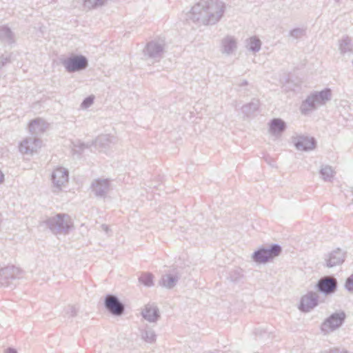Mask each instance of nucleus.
I'll use <instances>...</instances> for the list:
<instances>
[{
    "label": "nucleus",
    "instance_id": "nucleus-1",
    "mask_svg": "<svg viewBox=\"0 0 353 353\" xmlns=\"http://www.w3.org/2000/svg\"><path fill=\"white\" fill-rule=\"evenodd\" d=\"M225 4L221 0H201L191 9L190 19L203 26L216 24L223 17Z\"/></svg>",
    "mask_w": 353,
    "mask_h": 353
},
{
    "label": "nucleus",
    "instance_id": "nucleus-2",
    "mask_svg": "<svg viewBox=\"0 0 353 353\" xmlns=\"http://www.w3.org/2000/svg\"><path fill=\"white\" fill-rule=\"evenodd\" d=\"M43 223L54 235L68 234L74 228L71 217L65 213H59L48 217Z\"/></svg>",
    "mask_w": 353,
    "mask_h": 353
},
{
    "label": "nucleus",
    "instance_id": "nucleus-3",
    "mask_svg": "<svg viewBox=\"0 0 353 353\" xmlns=\"http://www.w3.org/2000/svg\"><path fill=\"white\" fill-rule=\"evenodd\" d=\"M332 99V90L326 88L320 92H313L302 102L300 110L303 114H307L317 106L323 105Z\"/></svg>",
    "mask_w": 353,
    "mask_h": 353
},
{
    "label": "nucleus",
    "instance_id": "nucleus-4",
    "mask_svg": "<svg viewBox=\"0 0 353 353\" xmlns=\"http://www.w3.org/2000/svg\"><path fill=\"white\" fill-rule=\"evenodd\" d=\"M281 252V246L277 243H273L268 248L261 247L254 251L252 255V259L257 263H266L279 256Z\"/></svg>",
    "mask_w": 353,
    "mask_h": 353
},
{
    "label": "nucleus",
    "instance_id": "nucleus-5",
    "mask_svg": "<svg viewBox=\"0 0 353 353\" xmlns=\"http://www.w3.org/2000/svg\"><path fill=\"white\" fill-rule=\"evenodd\" d=\"M166 43L164 39H157L148 42L143 49V54L148 59L158 62L163 57Z\"/></svg>",
    "mask_w": 353,
    "mask_h": 353
},
{
    "label": "nucleus",
    "instance_id": "nucleus-6",
    "mask_svg": "<svg viewBox=\"0 0 353 353\" xmlns=\"http://www.w3.org/2000/svg\"><path fill=\"white\" fill-rule=\"evenodd\" d=\"M22 271L14 265H8L0 270V286L12 288L14 282L21 277Z\"/></svg>",
    "mask_w": 353,
    "mask_h": 353
},
{
    "label": "nucleus",
    "instance_id": "nucleus-7",
    "mask_svg": "<svg viewBox=\"0 0 353 353\" xmlns=\"http://www.w3.org/2000/svg\"><path fill=\"white\" fill-rule=\"evenodd\" d=\"M345 319L346 314L343 310L332 313L323 322L321 330L324 332H333L344 323Z\"/></svg>",
    "mask_w": 353,
    "mask_h": 353
},
{
    "label": "nucleus",
    "instance_id": "nucleus-8",
    "mask_svg": "<svg viewBox=\"0 0 353 353\" xmlns=\"http://www.w3.org/2000/svg\"><path fill=\"white\" fill-rule=\"evenodd\" d=\"M68 72L81 71L88 65V59L83 55H72L61 61Z\"/></svg>",
    "mask_w": 353,
    "mask_h": 353
},
{
    "label": "nucleus",
    "instance_id": "nucleus-9",
    "mask_svg": "<svg viewBox=\"0 0 353 353\" xmlns=\"http://www.w3.org/2000/svg\"><path fill=\"white\" fill-rule=\"evenodd\" d=\"M105 309L114 316H121L124 313L125 305L114 294H107L104 299Z\"/></svg>",
    "mask_w": 353,
    "mask_h": 353
},
{
    "label": "nucleus",
    "instance_id": "nucleus-10",
    "mask_svg": "<svg viewBox=\"0 0 353 353\" xmlns=\"http://www.w3.org/2000/svg\"><path fill=\"white\" fill-rule=\"evenodd\" d=\"M337 287L336 279L328 276L321 278L316 283L317 290L326 296L334 294L336 291Z\"/></svg>",
    "mask_w": 353,
    "mask_h": 353
},
{
    "label": "nucleus",
    "instance_id": "nucleus-11",
    "mask_svg": "<svg viewBox=\"0 0 353 353\" xmlns=\"http://www.w3.org/2000/svg\"><path fill=\"white\" fill-rule=\"evenodd\" d=\"M319 304V296L312 291L307 292L301 299L299 309L303 312H309Z\"/></svg>",
    "mask_w": 353,
    "mask_h": 353
},
{
    "label": "nucleus",
    "instance_id": "nucleus-12",
    "mask_svg": "<svg viewBox=\"0 0 353 353\" xmlns=\"http://www.w3.org/2000/svg\"><path fill=\"white\" fill-rule=\"evenodd\" d=\"M345 259V252L341 248H336L325 256V265L333 268L341 265Z\"/></svg>",
    "mask_w": 353,
    "mask_h": 353
},
{
    "label": "nucleus",
    "instance_id": "nucleus-13",
    "mask_svg": "<svg viewBox=\"0 0 353 353\" xmlns=\"http://www.w3.org/2000/svg\"><path fill=\"white\" fill-rule=\"evenodd\" d=\"M68 170L62 167L57 168L53 171L52 174V181L54 188L57 189L56 191H60L61 188L68 183Z\"/></svg>",
    "mask_w": 353,
    "mask_h": 353
},
{
    "label": "nucleus",
    "instance_id": "nucleus-14",
    "mask_svg": "<svg viewBox=\"0 0 353 353\" xmlns=\"http://www.w3.org/2000/svg\"><path fill=\"white\" fill-rule=\"evenodd\" d=\"M41 140L37 137L32 136L25 139L21 142L19 150L22 154H32L41 146Z\"/></svg>",
    "mask_w": 353,
    "mask_h": 353
},
{
    "label": "nucleus",
    "instance_id": "nucleus-15",
    "mask_svg": "<svg viewBox=\"0 0 353 353\" xmlns=\"http://www.w3.org/2000/svg\"><path fill=\"white\" fill-rule=\"evenodd\" d=\"M142 317L150 323H156L161 317L159 307L154 303H148L141 311Z\"/></svg>",
    "mask_w": 353,
    "mask_h": 353
},
{
    "label": "nucleus",
    "instance_id": "nucleus-16",
    "mask_svg": "<svg viewBox=\"0 0 353 353\" xmlns=\"http://www.w3.org/2000/svg\"><path fill=\"white\" fill-rule=\"evenodd\" d=\"M294 144L297 150L307 151L315 148L316 141L314 137L299 136L294 138Z\"/></svg>",
    "mask_w": 353,
    "mask_h": 353
},
{
    "label": "nucleus",
    "instance_id": "nucleus-17",
    "mask_svg": "<svg viewBox=\"0 0 353 353\" xmlns=\"http://www.w3.org/2000/svg\"><path fill=\"white\" fill-rule=\"evenodd\" d=\"M92 188L96 196L104 197L109 190L110 183L108 179H97L92 183Z\"/></svg>",
    "mask_w": 353,
    "mask_h": 353
},
{
    "label": "nucleus",
    "instance_id": "nucleus-18",
    "mask_svg": "<svg viewBox=\"0 0 353 353\" xmlns=\"http://www.w3.org/2000/svg\"><path fill=\"white\" fill-rule=\"evenodd\" d=\"M221 52L230 55L232 54L237 48L236 39L228 35L221 40Z\"/></svg>",
    "mask_w": 353,
    "mask_h": 353
},
{
    "label": "nucleus",
    "instance_id": "nucleus-19",
    "mask_svg": "<svg viewBox=\"0 0 353 353\" xmlns=\"http://www.w3.org/2000/svg\"><path fill=\"white\" fill-rule=\"evenodd\" d=\"M286 128L287 125L281 119L274 118L269 122V132L272 135H281Z\"/></svg>",
    "mask_w": 353,
    "mask_h": 353
},
{
    "label": "nucleus",
    "instance_id": "nucleus-20",
    "mask_svg": "<svg viewBox=\"0 0 353 353\" xmlns=\"http://www.w3.org/2000/svg\"><path fill=\"white\" fill-rule=\"evenodd\" d=\"M47 128V123L41 119L32 120L29 124V131L32 136L38 137L42 134Z\"/></svg>",
    "mask_w": 353,
    "mask_h": 353
},
{
    "label": "nucleus",
    "instance_id": "nucleus-21",
    "mask_svg": "<svg viewBox=\"0 0 353 353\" xmlns=\"http://www.w3.org/2000/svg\"><path fill=\"white\" fill-rule=\"evenodd\" d=\"M179 279L180 276H179L176 274H167L161 276L159 283L161 286L164 287L167 289H172L176 285Z\"/></svg>",
    "mask_w": 353,
    "mask_h": 353
},
{
    "label": "nucleus",
    "instance_id": "nucleus-22",
    "mask_svg": "<svg viewBox=\"0 0 353 353\" xmlns=\"http://www.w3.org/2000/svg\"><path fill=\"white\" fill-rule=\"evenodd\" d=\"M259 100L256 99H252L250 103H246L242 106L241 110L247 117H249L252 116L256 112L259 110Z\"/></svg>",
    "mask_w": 353,
    "mask_h": 353
},
{
    "label": "nucleus",
    "instance_id": "nucleus-23",
    "mask_svg": "<svg viewBox=\"0 0 353 353\" xmlns=\"http://www.w3.org/2000/svg\"><path fill=\"white\" fill-rule=\"evenodd\" d=\"M113 137L109 134H101L98 136L94 141H92V144L102 149H106L113 143Z\"/></svg>",
    "mask_w": 353,
    "mask_h": 353
},
{
    "label": "nucleus",
    "instance_id": "nucleus-24",
    "mask_svg": "<svg viewBox=\"0 0 353 353\" xmlns=\"http://www.w3.org/2000/svg\"><path fill=\"white\" fill-rule=\"evenodd\" d=\"M0 40L9 44L14 42V33L10 28L5 26L0 27Z\"/></svg>",
    "mask_w": 353,
    "mask_h": 353
},
{
    "label": "nucleus",
    "instance_id": "nucleus-25",
    "mask_svg": "<svg viewBox=\"0 0 353 353\" xmlns=\"http://www.w3.org/2000/svg\"><path fill=\"white\" fill-rule=\"evenodd\" d=\"M339 49L341 54L353 52L352 39L348 36L343 37L339 41Z\"/></svg>",
    "mask_w": 353,
    "mask_h": 353
},
{
    "label": "nucleus",
    "instance_id": "nucleus-26",
    "mask_svg": "<svg viewBox=\"0 0 353 353\" xmlns=\"http://www.w3.org/2000/svg\"><path fill=\"white\" fill-rule=\"evenodd\" d=\"M141 336L145 342L148 343H154L157 339L154 331L149 326H146L143 330H141Z\"/></svg>",
    "mask_w": 353,
    "mask_h": 353
},
{
    "label": "nucleus",
    "instance_id": "nucleus-27",
    "mask_svg": "<svg viewBox=\"0 0 353 353\" xmlns=\"http://www.w3.org/2000/svg\"><path fill=\"white\" fill-rule=\"evenodd\" d=\"M261 40L255 36L250 37L247 41L248 49L254 53H256L261 50Z\"/></svg>",
    "mask_w": 353,
    "mask_h": 353
},
{
    "label": "nucleus",
    "instance_id": "nucleus-28",
    "mask_svg": "<svg viewBox=\"0 0 353 353\" xmlns=\"http://www.w3.org/2000/svg\"><path fill=\"white\" fill-rule=\"evenodd\" d=\"M321 178L325 181H331L334 178V171L330 165H323L319 171Z\"/></svg>",
    "mask_w": 353,
    "mask_h": 353
},
{
    "label": "nucleus",
    "instance_id": "nucleus-29",
    "mask_svg": "<svg viewBox=\"0 0 353 353\" xmlns=\"http://www.w3.org/2000/svg\"><path fill=\"white\" fill-rule=\"evenodd\" d=\"M72 145L73 154H77L79 155H81L85 149L90 148L92 145V142L90 143H85L81 142L80 140L73 142Z\"/></svg>",
    "mask_w": 353,
    "mask_h": 353
},
{
    "label": "nucleus",
    "instance_id": "nucleus-30",
    "mask_svg": "<svg viewBox=\"0 0 353 353\" xmlns=\"http://www.w3.org/2000/svg\"><path fill=\"white\" fill-rule=\"evenodd\" d=\"M153 274L150 272L142 273L139 278V281L147 287H151L154 285Z\"/></svg>",
    "mask_w": 353,
    "mask_h": 353
},
{
    "label": "nucleus",
    "instance_id": "nucleus-31",
    "mask_svg": "<svg viewBox=\"0 0 353 353\" xmlns=\"http://www.w3.org/2000/svg\"><path fill=\"white\" fill-rule=\"evenodd\" d=\"M243 270L241 268H235L229 272L228 279L232 282H238L243 278Z\"/></svg>",
    "mask_w": 353,
    "mask_h": 353
},
{
    "label": "nucleus",
    "instance_id": "nucleus-32",
    "mask_svg": "<svg viewBox=\"0 0 353 353\" xmlns=\"http://www.w3.org/2000/svg\"><path fill=\"white\" fill-rule=\"evenodd\" d=\"M106 0H83V6L88 9H94L101 6Z\"/></svg>",
    "mask_w": 353,
    "mask_h": 353
},
{
    "label": "nucleus",
    "instance_id": "nucleus-33",
    "mask_svg": "<svg viewBox=\"0 0 353 353\" xmlns=\"http://www.w3.org/2000/svg\"><path fill=\"white\" fill-rule=\"evenodd\" d=\"M306 33L305 29L296 28H294L290 32V37L294 39H299L304 36Z\"/></svg>",
    "mask_w": 353,
    "mask_h": 353
},
{
    "label": "nucleus",
    "instance_id": "nucleus-34",
    "mask_svg": "<svg viewBox=\"0 0 353 353\" xmlns=\"http://www.w3.org/2000/svg\"><path fill=\"white\" fill-rule=\"evenodd\" d=\"M79 310V307L70 305L65 310V316L68 317H75L78 314Z\"/></svg>",
    "mask_w": 353,
    "mask_h": 353
},
{
    "label": "nucleus",
    "instance_id": "nucleus-35",
    "mask_svg": "<svg viewBox=\"0 0 353 353\" xmlns=\"http://www.w3.org/2000/svg\"><path fill=\"white\" fill-rule=\"evenodd\" d=\"M94 100V96H88V97L85 98L81 104V108H83V109L88 108L93 104Z\"/></svg>",
    "mask_w": 353,
    "mask_h": 353
},
{
    "label": "nucleus",
    "instance_id": "nucleus-36",
    "mask_svg": "<svg viewBox=\"0 0 353 353\" xmlns=\"http://www.w3.org/2000/svg\"><path fill=\"white\" fill-rule=\"evenodd\" d=\"M345 288L348 292H353V273L347 278Z\"/></svg>",
    "mask_w": 353,
    "mask_h": 353
},
{
    "label": "nucleus",
    "instance_id": "nucleus-37",
    "mask_svg": "<svg viewBox=\"0 0 353 353\" xmlns=\"http://www.w3.org/2000/svg\"><path fill=\"white\" fill-rule=\"evenodd\" d=\"M323 353H348V352L343 348L333 347Z\"/></svg>",
    "mask_w": 353,
    "mask_h": 353
},
{
    "label": "nucleus",
    "instance_id": "nucleus-38",
    "mask_svg": "<svg viewBox=\"0 0 353 353\" xmlns=\"http://www.w3.org/2000/svg\"><path fill=\"white\" fill-rule=\"evenodd\" d=\"M6 353H17V352L15 349L9 347L6 350Z\"/></svg>",
    "mask_w": 353,
    "mask_h": 353
},
{
    "label": "nucleus",
    "instance_id": "nucleus-39",
    "mask_svg": "<svg viewBox=\"0 0 353 353\" xmlns=\"http://www.w3.org/2000/svg\"><path fill=\"white\" fill-rule=\"evenodd\" d=\"M3 181H4V174L0 170V184L2 183L3 182Z\"/></svg>",
    "mask_w": 353,
    "mask_h": 353
},
{
    "label": "nucleus",
    "instance_id": "nucleus-40",
    "mask_svg": "<svg viewBox=\"0 0 353 353\" xmlns=\"http://www.w3.org/2000/svg\"><path fill=\"white\" fill-rule=\"evenodd\" d=\"M248 84V82L247 80H243L240 84L239 85L240 86H245V85H247Z\"/></svg>",
    "mask_w": 353,
    "mask_h": 353
},
{
    "label": "nucleus",
    "instance_id": "nucleus-41",
    "mask_svg": "<svg viewBox=\"0 0 353 353\" xmlns=\"http://www.w3.org/2000/svg\"><path fill=\"white\" fill-rule=\"evenodd\" d=\"M101 227H102L103 230L105 232H108V226L107 225H104V224H103V225H101Z\"/></svg>",
    "mask_w": 353,
    "mask_h": 353
}]
</instances>
